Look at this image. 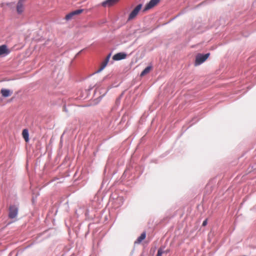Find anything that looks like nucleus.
<instances>
[{"instance_id":"obj_9","label":"nucleus","mask_w":256,"mask_h":256,"mask_svg":"<svg viewBox=\"0 0 256 256\" xmlns=\"http://www.w3.org/2000/svg\"><path fill=\"white\" fill-rule=\"evenodd\" d=\"M119 0H106L102 2V6L104 7L110 6L117 2Z\"/></svg>"},{"instance_id":"obj_18","label":"nucleus","mask_w":256,"mask_h":256,"mask_svg":"<svg viewBox=\"0 0 256 256\" xmlns=\"http://www.w3.org/2000/svg\"><path fill=\"white\" fill-rule=\"evenodd\" d=\"M117 201H120V202H119V204L120 206H121L123 202H124V199L122 198H119L118 200H117Z\"/></svg>"},{"instance_id":"obj_7","label":"nucleus","mask_w":256,"mask_h":256,"mask_svg":"<svg viewBox=\"0 0 256 256\" xmlns=\"http://www.w3.org/2000/svg\"><path fill=\"white\" fill-rule=\"evenodd\" d=\"M126 54L125 52H118L115 54L112 58L114 60H120L126 58Z\"/></svg>"},{"instance_id":"obj_6","label":"nucleus","mask_w":256,"mask_h":256,"mask_svg":"<svg viewBox=\"0 0 256 256\" xmlns=\"http://www.w3.org/2000/svg\"><path fill=\"white\" fill-rule=\"evenodd\" d=\"M24 0H20L16 6V12L18 14H21L24 10Z\"/></svg>"},{"instance_id":"obj_3","label":"nucleus","mask_w":256,"mask_h":256,"mask_svg":"<svg viewBox=\"0 0 256 256\" xmlns=\"http://www.w3.org/2000/svg\"><path fill=\"white\" fill-rule=\"evenodd\" d=\"M18 212V206L16 204L10 205L9 207L8 217L11 219L16 218Z\"/></svg>"},{"instance_id":"obj_2","label":"nucleus","mask_w":256,"mask_h":256,"mask_svg":"<svg viewBox=\"0 0 256 256\" xmlns=\"http://www.w3.org/2000/svg\"><path fill=\"white\" fill-rule=\"evenodd\" d=\"M100 86L101 82L97 83L94 86V87H95V94L98 93L100 94L98 96V98H100V100H101L103 96L106 94L108 90H106L104 88H100Z\"/></svg>"},{"instance_id":"obj_20","label":"nucleus","mask_w":256,"mask_h":256,"mask_svg":"<svg viewBox=\"0 0 256 256\" xmlns=\"http://www.w3.org/2000/svg\"><path fill=\"white\" fill-rule=\"evenodd\" d=\"M206 224H207V220H206L203 222L202 225V226H206Z\"/></svg>"},{"instance_id":"obj_1","label":"nucleus","mask_w":256,"mask_h":256,"mask_svg":"<svg viewBox=\"0 0 256 256\" xmlns=\"http://www.w3.org/2000/svg\"><path fill=\"white\" fill-rule=\"evenodd\" d=\"M210 53L206 54H198L196 56L195 66H199L203 63L209 57Z\"/></svg>"},{"instance_id":"obj_11","label":"nucleus","mask_w":256,"mask_h":256,"mask_svg":"<svg viewBox=\"0 0 256 256\" xmlns=\"http://www.w3.org/2000/svg\"><path fill=\"white\" fill-rule=\"evenodd\" d=\"M146 232H143L140 236L134 242L135 244H140L146 238Z\"/></svg>"},{"instance_id":"obj_10","label":"nucleus","mask_w":256,"mask_h":256,"mask_svg":"<svg viewBox=\"0 0 256 256\" xmlns=\"http://www.w3.org/2000/svg\"><path fill=\"white\" fill-rule=\"evenodd\" d=\"M10 52L7 46L6 45H2L0 46V56L2 54H8Z\"/></svg>"},{"instance_id":"obj_19","label":"nucleus","mask_w":256,"mask_h":256,"mask_svg":"<svg viewBox=\"0 0 256 256\" xmlns=\"http://www.w3.org/2000/svg\"><path fill=\"white\" fill-rule=\"evenodd\" d=\"M110 56H111V54H109L108 55V56L106 58V59L104 62H106L107 64L110 58Z\"/></svg>"},{"instance_id":"obj_17","label":"nucleus","mask_w":256,"mask_h":256,"mask_svg":"<svg viewBox=\"0 0 256 256\" xmlns=\"http://www.w3.org/2000/svg\"><path fill=\"white\" fill-rule=\"evenodd\" d=\"M164 252L162 248H160L158 250V253L156 256H162Z\"/></svg>"},{"instance_id":"obj_8","label":"nucleus","mask_w":256,"mask_h":256,"mask_svg":"<svg viewBox=\"0 0 256 256\" xmlns=\"http://www.w3.org/2000/svg\"><path fill=\"white\" fill-rule=\"evenodd\" d=\"M0 92L4 98H6L10 96L12 94V91L8 89L2 88Z\"/></svg>"},{"instance_id":"obj_5","label":"nucleus","mask_w":256,"mask_h":256,"mask_svg":"<svg viewBox=\"0 0 256 256\" xmlns=\"http://www.w3.org/2000/svg\"><path fill=\"white\" fill-rule=\"evenodd\" d=\"M160 1V0H150L149 2L146 5L143 11L145 12L152 8L156 6Z\"/></svg>"},{"instance_id":"obj_16","label":"nucleus","mask_w":256,"mask_h":256,"mask_svg":"<svg viewBox=\"0 0 256 256\" xmlns=\"http://www.w3.org/2000/svg\"><path fill=\"white\" fill-rule=\"evenodd\" d=\"M72 16H73V15L71 12L66 15L65 18L66 20H70L72 18Z\"/></svg>"},{"instance_id":"obj_21","label":"nucleus","mask_w":256,"mask_h":256,"mask_svg":"<svg viewBox=\"0 0 256 256\" xmlns=\"http://www.w3.org/2000/svg\"><path fill=\"white\" fill-rule=\"evenodd\" d=\"M12 255V252L10 253V256H11Z\"/></svg>"},{"instance_id":"obj_13","label":"nucleus","mask_w":256,"mask_h":256,"mask_svg":"<svg viewBox=\"0 0 256 256\" xmlns=\"http://www.w3.org/2000/svg\"><path fill=\"white\" fill-rule=\"evenodd\" d=\"M151 68H152V67L150 66H147L141 72L140 76H144L145 74H147L148 73L150 72Z\"/></svg>"},{"instance_id":"obj_4","label":"nucleus","mask_w":256,"mask_h":256,"mask_svg":"<svg viewBox=\"0 0 256 256\" xmlns=\"http://www.w3.org/2000/svg\"><path fill=\"white\" fill-rule=\"evenodd\" d=\"M142 6V4H139L132 10L129 14L128 20H131L136 17L141 10Z\"/></svg>"},{"instance_id":"obj_15","label":"nucleus","mask_w":256,"mask_h":256,"mask_svg":"<svg viewBox=\"0 0 256 256\" xmlns=\"http://www.w3.org/2000/svg\"><path fill=\"white\" fill-rule=\"evenodd\" d=\"M106 64H107L106 62H104L100 68L96 72V73H98V72H100L103 69H104V68L106 67Z\"/></svg>"},{"instance_id":"obj_12","label":"nucleus","mask_w":256,"mask_h":256,"mask_svg":"<svg viewBox=\"0 0 256 256\" xmlns=\"http://www.w3.org/2000/svg\"><path fill=\"white\" fill-rule=\"evenodd\" d=\"M22 136L26 142H28L29 140V133L27 129H24L22 132Z\"/></svg>"},{"instance_id":"obj_14","label":"nucleus","mask_w":256,"mask_h":256,"mask_svg":"<svg viewBox=\"0 0 256 256\" xmlns=\"http://www.w3.org/2000/svg\"><path fill=\"white\" fill-rule=\"evenodd\" d=\"M83 10H82V9H78V10H76L72 11V13L73 16H74L75 15H78V14H81L83 12Z\"/></svg>"}]
</instances>
